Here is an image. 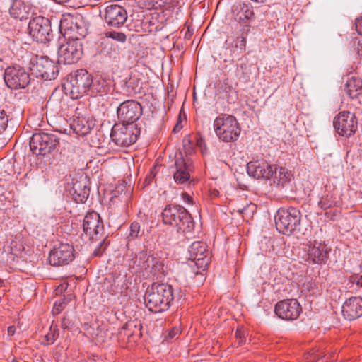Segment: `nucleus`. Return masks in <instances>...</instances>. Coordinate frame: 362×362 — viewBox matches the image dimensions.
<instances>
[{"instance_id": "obj_24", "label": "nucleus", "mask_w": 362, "mask_h": 362, "mask_svg": "<svg viewBox=\"0 0 362 362\" xmlns=\"http://www.w3.org/2000/svg\"><path fill=\"white\" fill-rule=\"evenodd\" d=\"M342 315L349 321L354 320L362 316V298L351 297L344 302L342 306Z\"/></svg>"}, {"instance_id": "obj_8", "label": "nucleus", "mask_w": 362, "mask_h": 362, "mask_svg": "<svg viewBox=\"0 0 362 362\" xmlns=\"http://www.w3.org/2000/svg\"><path fill=\"white\" fill-rule=\"evenodd\" d=\"M92 83L93 78L86 69L77 70L74 75L71 76L68 84L71 97L74 99L82 97L88 90H90Z\"/></svg>"}, {"instance_id": "obj_36", "label": "nucleus", "mask_w": 362, "mask_h": 362, "mask_svg": "<svg viewBox=\"0 0 362 362\" xmlns=\"http://www.w3.org/2000/svg\"><path fill=\"white\" fill-rule=\"evenodd\" d=\"M254 15L252 9L248 6H243L240 10L237 13L235 18L240 22H245L251 18Z\"/></svg>"}, {"instance_id": "obj_49", "label": "nucleus", "mask_w": 362, "mask_h": 362, "mask_svg": "<svg viewBox=\"0 0 362 362\" xmlns=\"http://www.w3.org/2000/svg\"><path fill=\"white\" fill-rule=\"evenodd\" d=\"M182 198L183 202L186 204H190L192 202V197L185 192L182 194Z\"/></svg>"}, {"instance_id": "obj_18", "label": "nucleus", "mask_w": 362, "mask_h": 362, "mask_svg": "<svg viewBox=\"0 0 362 362\" xmlns=\"http://www.w3.org/2000/svg\"><path fill=\"white\" fill-rule=\"evenodd\" d=\"M83 231L90 239L100 240L103 236V223L100 215L95 212H88L83 218Z\"/></svg>"}, {"instance_id": "obj_3", "label": "nucleus", "mask_w": 362, "mask_h": 362, "mask_svg": "<svg viewBox=\"0 0 362 362\" xmlns=\"http://www.w3.org/2000/svg\"><path fill=\"white\" fill-rule=\"evenodd\" d=\"M213 127L217 137L226 143L237 141L241 132L237 119L228 114L219 115L214 119Z\"/></svg>"}, {"instance_id": "obj_56", "label": "nucleus", "mask_w": 362, "mask_h": 362, "mask_svg": "<svg viewBox=\"0 0 362 362\" xmlns=\"http://www.w3.org/2000/svg\"><path fill=\"white\" fill-rule=\"evenodd\" d=\"M62 326L64 327H67V326L66 325V323L62 324Z\"/></svg>"}, {"instance_id": "obj_17", "label": "nucleus", "mask_w": 362, "mask_h": 362, "mask_svg": "<svg viewBox=\"0 0 362 362\" xmlns=\"http://www.w3.org/2000/svg\"><path fill=\"white\" fill-rule=\"evenodd\" d=\"M274 311L279 318L292 321L298 319L302 307L296 299H286L276 304Z\"/></svg>"}, {"instance_id": "obj_30", "label": "nucleus", "mask_w": 362, "mask_h": 362, "mask_svg": "<svg viewBox=\"0 0 362 362\" xmlns=\"http://www.w3.org/2000/svg\"><path fill=\"white\" fill-rule=\"evenodd\" d=\"M345 90L350 98H356L362 94V80L354 76L350 78L345 84Z\"/></svg>"}, {"instance_id": "obj_26", "label": "nucleus", "mask_w": 362, "mask_h": 362, "mask_svg": "<svg viewBox=\"0 0 362 362\" xmlns=\"http://www.w3.org/2000/svg\"><path fill=\"white\" fill-rule=\"evenodd\" d=\"M191 161L183 158L176 159L175 165L176 172L174 173V180L177 183L182 184L187 182L190 177L192 171Z\"/></svg>"}, {"instance_id": "obj_27", "label": "nucleus", "mask_w": 362, "mask_h": 362, "mask_svg": "<svg viewBox=\"0 0 362 362\" xmlns=\"http://www.w3.org/2000/svg\"><path fill=\"white\" fill-rule=\"evenodd\" d=\"M92 119L85 117H77L71 124V128L78 135L84 136L88 134L94 127Z\"/></svg>"}, {"instance_id": "obj_41", "label": "nucleus", "mask_w": 362, "mask_h": 362, "mask_svg": "<svg viewBox=\"0 0 362 362\" xmlns=\"http://www.w3.org/2000/svg\"><path fill=\"white\" fill-rule=\"evenodd\" d=\"M100 243L97 247L93 252V256L94 257H100L102 255L103 252L105 250L107 243H105V238H102L100 239Z\"/></svg>"}, {"instance_id": "obj_43", "label": "nucleus", "mask_w": 362, "mask_h": 362, "mask_svg": "<svg viewBox=\"0 0 362 362\" xmlns=\"http://www.w3.org/2000/svg\"><path fill=\"white\" fill-rule=\"evenodd\" d=\"M8 118L4 110H0V133H2L7 127Z\"/></svg>"}, {"instance_id": "obj_33", "label": "nucleus", "mask_w": 362, "mask_h": 362, "mask_svg": "<svg viewBox=\"0 0 362 362\" xmlns=\"http://www.w3.org/2000/svg\"><path fill=\"white\" fill-rule=\"evenodd\" d=\"M220 90L225 93L226 98L229 103H233L238 100V93L229 79L226 78L222 81Z\"/></svg>"}, {"instance_id": "obj_40", "label": "nucleus", "mask_w": 362, "mask_h": 362, "mask_svg": "<svg viewBox=\"0 0 362 362\" xmlns=\"http://www.w3.org/2000/svg\"><path fill=\"white\" fill-rule=\"evenodd\" d=\"M141 235L140 224L136 221L132 223L130 225L129 237L132 239H135Z\"/></svg>"}, {"instance_id": "obj_50", "label": "nucleus", "mask_w": 362, "mask_h": 362, "mask_svg": "<svg viewBox=\"0 0 362 362\" xmlns=\"http://www.w3.org/2000/svg\"><path fill=\"white\" fill-rule=\"evenodd\" d=\"M180 332V330L179 328H173L168 334V337L169 339L174 338L177 334H178Z\"/></svg>"}, {"instance_id": "obj_7", "label": "nucleus", "mask_w": 362, "mask_h": 362, "mask_svg": "<svg viewBox=\"0 0 362 362\" xmlns=\"http://www.w3.org/2000/svg\"><path fill=\"white\" fill-rule=\"evenodd\" d=\"M139 130L134 126L127 124H115L111 130L110 139L117 146H129L137 140Z\"/></svg>"}, {"instance_id": "obj_12", "label": "nucleus", "mask_w": 362, "mask_h": 362, "mask_svg": "<svg viewBox=\"0 0 362 362\" xmlns=\"http://www.w3.org/2000/svg\"><path fill=\"white\" fill-rule=\"evenodd\" d=\"M83 47L79 41L70 40L58 49V62L64 64L76 63L82 57Z\"/></svg>"}, {"instance_id": "obj_10", "label": "nucleus", "mask_w": 362, "mask_h": 362, "mask_svg": "<svg viewBox=\"0 0 362 362\" xmlns=\"http://www.w3.org/2000/svg\"><path fill=\"white\" fill-rule=\"evenodd\" d=\"M141 104L134 100H127L119 104L117 109V115L119 120L127 124H131L136 122L142 115Z\"/></svg>"}, {"instance_id": "obj_51", "label": "nucleus", "mask_w": 362, "mask_h": 362, "mask_svg": "<svg viewBox=\"0 0 362 362\" xmlns=\"http://www.w3.org/2000/svg\"><path fill=\"white\" fill-rule=\"evenodd\" d=\"M153 177H154V175H153V173L151 172V173L149 175H148L146 176V177L145 178V180H144V184H145L146 185H149V184L151 182V181L153 180Z\"/></svg>"}, {"instance_id": "obj_29", "label": "nucleus", "mask_w": 362, "mask_h": 362, "mask_svg": "<svg viewBox=\"0 0 362 362\" xmlns=\"http://www.w3.org/2000/svg\"><path fill=\"white\" fill-rule=\"evenodd\" d=\"M101 54L109 58L112 62H117L120 59V47L110 40H105L102 42Z\"/></svg>"}, {"instance_id": "obj_25", "label": "nucleus", "mask_w": 362, "mask_h": 362, "mask_svg": "<svg viewBox=\"0 0 362 362\" xmlns=\"http://www.w3.org/2000/svg\"><path fill=\"white\" fill-rule=\"evenodd\" d=\"M308 255L313 263H325L328 258L329 249L325 243L314 241L308 245Z\"/></svg>"}, {"instance_id": "obj_39", "label": "nucleus", "mask_w": 362, "mask_h": 362, "mask_svg": "<svg viewBox=\"0 0 362 362\" xmlns=\"http://www.w3.org/2000/svg\"><path fill=\"white\" fill-rule=\"evenodd\" d=\"M105 35L107 38H111L121 42H124L127 40L125 34L121 32L107 31L105 32Z\"/></svg>"}, {"instance_id": "obj_31", "label": "nucleus", "mask_w": 362, "mask_h": 362, "mask_svg": "<svg viewBox=\"0 0 362 362\" xmlns=\"http://www.w3.org/2000/svg\"><path fill=\"white\" fill-rule=\"evenodd\" d=\"M111 83L102 77L93 79V83L90 86V90L93 93H98L100 95H105L111 90Z\"/></svg>"}, {"instance_id": "obj_38", "label": "nucleus", "mask_w": 362, "mask_h": 362, "mask_svg": "<svg viewBox=\"0 0 362 362\" xmlns=\"http://www.w3.org/2000/svg\"><path fill=\"white\" fill-rule=\"evenodd\" d=\"M303 289L308 291L311 295H316L319 290L316 284L311 279H308L303 285Z\"/></svg>"}, {"instance_id": "obj_1", "label": "nucleus", "mask_w": 362, "mask_h": 362, "mask_svg": "<svg viewBox=\"0 0 362 362\" xmlns=\"http://www.w3.org/2000/svg\"><path fill=\"white\" fill-rule=\"evenodd\" d=\"M173 299V287L166 284L158 283L151 285L144 297L146 306L155 313L168 310Z\"/></svg>"}, {"instance_id": "obj_23", "label": "nucleus", "mask_w": 362, "mask_h": 362, "mask_svg": "<svg viewBox=\"0 0 362 362\" xmlns=\"http://www.w3.org/2000/svg\"><path fill=\"white\" fill-rule=\"evenodd\" d=\"M127 18L126 10L119 5H110L105 8V21L111 26L120 27Z\"/></svg>"}, {"instance_id": "obj_37", "label": "nucleus", "mask_w": 362, "mask_h": 362, "mask_svg": "<svg viewBox=\"0 0 362 362\" xmlns=\"http://www.w3.org/2000/svg\"><path fill=\"white\" fill-rule=\"evenodd\" d=\"M71 300V297L64 298L57 301L53 307L52 313L54 315L59 314L62 310H64L65 305Z\"/></svg>"}, {"instance_id": "obj_52", "label": "nucleus", "mask_w": 362, "mask_h": 362, "mask_svg": "<svg viewBox=\"0 0 362 362\" xmlns=\"http://www.w3.org/2000/svg\"><path fill=\"white\" fill-rule=\"evenodd\" d=\"M357 53L359 56L362 57V37L359 40L356 47Z\"/></svg>"}, {"instance_id": "obj_15", "label": "nucleus", "mask_w": 362, "mask_h": 362, "mask_svg": "<svg viewBox=\"0 0 362 362\" xmlns=\"http://www.w3.org/2000/svg\"><path fill=\"white\" fill-rule=\"evenodd\" d=\"M140 266L144 272L146 278H160L164 273L163 263L148 255L146 252L142 251L139 253Z\"/></svg>"}, {"instance_id": "obj_2", "label": "nucleus", "mask_w": 362, "mask_h": 362, "mask_svg": "<svg viewBox=\"0 0 362 362\" xmlns=\"http://www.w3.org/2000/svg\"><path fill=\"white\" fill-rule=\"evenodd\" d=\"M163 222L183 233L190 232L194 221L188 211L180 205H167L162 213Z\"/></svg>"}, {"instance_id": "obj_53", "label": "nucleus", "mask_w": 362, "mask_h": 362, "mask_svg": "<svg viewBox=\"0 0 362 362\" xmlns=\"http://www.w3.org/2000/svg\"><path fill=\"white\" fill-rule=\"evenodd\" d=\"M15 332H16L15 326H9L8 327V334L9 336H13L15 334Z\"/></svg>"}, {"instance_id": "obj_28", "label": "nucleus", "mask_w": 362, "mask_h": 362, "mask_svg": "<svg viewBox=\"0 0 362 362\" xmlns=\"http://www.w3.org/2000/svg\"><path fill=\"white\" fill-rule=\"evenodd\" d=\"M30 8L25 5L23 0H12L9 8V13L16 19L23 20L29 15Z\"/></svg>"}, {"instance_id": "obj_32", "label": "nucleus", "mask_w": 362, "mask_h": 362, "mask_svg": "<svg viewBox=\"0 0 362 362\" xmlns=\"http://www.w3.org/2000/svg\"><path fill=\"white\" fill-rule=\"evenodd\" d=\"M274 183L278 186L284 187L291 179L292 175L287 169L283 167L274 168Z\"/></svg>"}, {"instance_id": "obj_11", "label": "nucleus", "mask_w": 362, "mask_h": 362, "mask_svg": "<svg viewBox=\"0 0 362 362\" xmlns=\"http://www.w3.org/2000/svg\"><path fill=\"white\" fill-rule=\"evenodd\" d=\"M29 34L37 42L46 43L49 40L51 23L48 18L37 16L30 21Z\"/></svg>"}, {"instance_id": "obj_6", "label": "nucleus", "mask_w": 362, "mask_h": 362, "mask_svg": "<svg viewBox=\"0 0 362 362\" xmlns=\"http://www.w3.org/2000/svg\"><path fill=\"white\" fill-rule=\"evenodd\" d=\"M61 27L71 40L78 41L88 33V23L81 14L69 16L61 22Z\"/></svg>"}, {"instance_id": "obj_42", "label": "nucleus", "mask_w": 362, "mask_h": 362, "mask_svg": "<svg viewBox=\"0 0 362 362\" xmlns=\"http://www.w3.org/2000/svg\"><path fill=\"white\" fill-rule=\"evenodd\" d=\"M237 346H241L245 340V332L243 328H238L235 333Z\"/></svg>"}, {"instance_id": "obj_16", "label": "nucleus", "mask_w": 362, "mask_h": 362, "mask_svg": "<svg viewBox=\"0 0 362 362\" xmlns=\"http://www.w3.org/2000/svg\"><path fill=\"white\" fill-rule=\"evenodd\" d=\"M333 125L339 135L347 137L354 134L358 128L356 117L348 111L339 112L334 117Z\"/></svg>"}, {"instance_id": "obj_44", "label": "nucleus", "mask_w": 362, "mask_h": 362, "mask_svg": "<svg viewBox=\"0 0 362 362\" xmlns=\"http://www.w3.org/2000/svg\"><path fill=\"white\" fill-rule=\"evenodd\" d=\"M58 334L56 332V329L52 330V327L50 328V332L45 335V339L49 344H52L56 339L57 338Z\"/></svg>"}, {"instance_id": "obj_34", "label": "nucleus", "mask_w": 362, "mask_h": 362, "mask_svg": "<svg viewBox=\"0 0 362 362\" xmlns=\"http://www.w3.org/2000/svg\"><path fill=\"white\" fill-rule=\"evenodd\" d=\"M230 37H228L226 41L227 45H230V51L233 54L243 53L245 51L246 47V38L243 36H238L230 42Z\"/></svg>"}, {"instance_id": "obj_5", "label": "nucleus", "mask_w": 362, "mask_h": 362, "mask_svg": "<svg viewBox=\"0 0 362 362\" xmlns=\"http://www.w3.org/2000/svg\"><path fill=\"white\" fill-rule=\"evenodd\" d=\"M59 144L57 135L45 132L33 134L30 141V148L33 154L45 156L54 151Z\"/></svg>"}, {"instance_id": "obj_13", "label": "nucleus", "mask_w": 362, "mask_h": 362, "mask_svg": "<svg viewBox=\"0 0 362 362\" xmlns=\"http://www.w3.org/2000/svg\"><path fill=\"white\" fill-rule=\"evenodd\" d=\"M189 260L194 263L199 269L205 271L210 263V252L205 243L196 241L189 247Z\"/></svg>"}, {"instance_id": "obj_14", "label": "nucleus", "mask_w": 362, "mask_h": 362, "mask_svg": "<svg viewBox=\"0 0 362 362\" xmlns=\"http://www.w3.org/2000/svg\"><path fill=\"white\" fill-rule=\"evenodd\" d=\"M74 247L69 243H60L50 251L48 261L52 266L69 264L74 259Z\"/></svg>"}, {"instance_id": "obj_48", "label": "nucleus", "mask_w": 362, "mask_h": 362, "mask_svg": "<svg viewBox=\"0 0 362 362\" xmlns=\"http://www.w3.org/2000/svg\"><path fill=\"white\" fill-rule=\"evenodd\" d=\"M310 358H308V359L309 360L310 362H312L321 358L322 355L318 352H312L311 354H310Z\"/></svg>"}, {"instance_id": "obj_22", "label": "nucleus", "mask_w": 362, "mask_h": 362, "mask_svg": "<svg viewBox=\"0 0 362 362\" xmlns=\"http://www.w3.org/2000/svg\"><path fill=\"white\" fill-rule=\"evenodd\" d=\"M89 180L86 176L81 175L75 181L73 180L72 186L69 189L73 199L77 203H84L89 197Z\"/></svg>"}, {"instance_id": "obj_19", "label": "nucleus", "mask_w": 362, "mask_h": 362, "mask_svg": "<svg viewBox=\"0 0 362 362\" xmlns=\"http://www.w3.org/2000/svg\"><path fill=\"white\" fill-rule=\"evenodd\" d=\"M341 192L339 189L332 184L325 185L324 191L322 193L318 202V206L322 210H327L341 204Z\"/></svg>"}, {"instance_id": "obj_55", "label": "nucleus", "mask_w": 362, "mask_h": 362, "mask_svg": "<svg viewBox=\"0 0 362 362\" xmlns=\"http://www.w3.org/2000/svg\"><path fill=\"white\" fill-rule=\"evenodd\" d=\"M62 326L64 327H67V326L66 325V323L62 324Z\"/></svg>"}, {"instance_id": "obj_21", "label": "nucleus", "mask_w": 362, "mask_h": 362, "mask_svg": "<svg viewBox=\"0 0 362 362\" xmlns=\"http://www.w3.org/2000/svg\"><path fill=\"white\" fill-rule=\"evenodd\" d=\"M274 166L264 160H253L247 164V172L256 179H269L273 177Z\"/></svg>"}, {"instance_id": "obj_4", "label": "nucleus", "mask_w": 362, "mask_h": 362, "mask_svg": "<svg viewBox=\"0 0 362 362\" xmlns=\"http://www.w3.org/2000/svg\"><path fill=\"white\" fill-rule=\"evenodd\" d=\"M301 214L298 209L290 207L279 209L275 216V226L279 233L289 235L300 230Z\"/></svg>"}, {"instance_id": "obj_9", "label": "nucleus", "mask_w": 362, "mask_h": 362, "mask_svg": "<svg viewBox=\"0 0 362 362\" xmlns=\"http://www.w3.org/2000/svg\"><path fill=\"white\" fill-rule=\"evenodd\" d=\"M4 78L7 86L14 90L25 88L30 81L29 74L20 66H8Z\"/></svg>"}, {"instance_id": "obj_47", "label": "nucleus", "mask_w": 362, "mask_h": 362, "mask_svg": "<svg viewBox=\"0 0 362 362\" xmlns=\"http://www.w3.org/2000/svg\"><path fill=\"white\" fill-rule=\"evenodd\" d=\"M356 30L359 35H362V18H358L355 23Z\"/></svg>"}, {"instance_id": "obj_20", "label": "nucleus", "mask_w": 362, "mask_h": 362, "mask_svg": "<svg viewBox=\"0 0 362 362\" xmlns=\"http://www.w3.org/2000/svg\"><path fill=\"white\" fill-rule=\"evenodd\" d=\"M33 70L35 71L37 77L44 80H53L59 73V69L55 63L47 57H42L37 59L33 65Z\"/></svg>"}, {"instance_id": "obj_46", "label": "nucleus", "mask_w": 362, "mask_h": 362, "mask_svg": "<svg viewBox=\"0 0 362 362\" xmlns=\"http://www.w3.org/2000/svg\"><path fill=\"white\" fill-rule=\"evenodd\" d=\"M256 206L255 204H247V206L243 208H238L237 209V211L239 212L240 214L245 213L247 211L253 212Z\"/></svg>"}, {"instance_id": "obj_45", "label": "nucleus", "mask_w": 362, "mask_h": 362, "mask_svg": "<svg viewBox=\"0 0 362 362\" xmlns=\"http://www.w3.org/2000/svg\"><path fill=\"white\" fill-rule=\"evenodd\" d=\"M349 282L362 288V276H359L358 274L353 275L350 277Z\"/></svg>"}, {"instance_id": "obj_54", "label": "nucleus", "mask_w": 362, "mask_h": 362, "mask_svg": "<svg viewBox=\"0 0 362 362\" xmlns=\"http://www.w3.org/2000/svg\"><path fill=\"white\" fill-rule=\"evenodd\" d=\"M196 274H201V272L200 271H197L194 272Z\"/></svg>"}, {"instance_id": "obj_35", "label": "nucleus", "mask_w": 362, "mask_h": 362, "mask_svg": "<svg viewBox=\"0 0 362 362\" xmlns=\"http://www.w3.org/2000/svg\"><path fill=\"white\" fill-rule=\"evenodd\" d=\"M142 325L140 321L137 320L128 321L124 326L123 329L128 332L126 334L128 336L136 335L141 336Z\"/></svg>"}]
</instances>
